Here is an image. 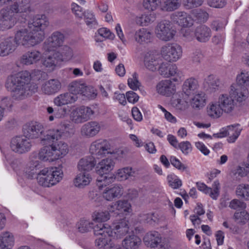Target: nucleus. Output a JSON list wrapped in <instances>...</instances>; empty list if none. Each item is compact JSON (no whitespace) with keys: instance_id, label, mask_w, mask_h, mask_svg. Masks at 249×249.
<instances>
[{"instance_id":"obj_1","label":"nucleus","mask_w":249,"mask_h":249,"mask_svg":"<svg viewBox=\"0 0 249 249\" xmlns=\"http://www.w3.org/2000/svg\"><path fill=\"white\" fill-rule=\"evenodd\" d=\"M60 129H50L46 131L42 138L44 143H51L41 148L38 153V159L44 162H52L64 158L69 152L67 143L63 141L55 142L62 138H68L74 134V130L69 123H61Z\"/></svg>"},{"instance_id":"obj_2","label":"nucleus","mask_w":249,"mask_h":249,"mask_svg":"<svg viewBox=\"0 0 249 249\" xmlns=\"http://www.w3.org/2000/svg\"><path fill=\"white\" fill-rule=\"evenodd\" d=\"M48 25V20L45 15L35 17L33 22L29 23L27 28L20 29L16 32L17 42L23 45L25 48L38 44L44 39V30Z\"/></svg>"},{"instance_id":"obj_3","label":"nucleus","mask_w":249,"mask_h":249,"mask_svg":"<svg viewBox=\"0 0 249 249\" xmlns=\"http://www.w3.org/2000/svg\"><path fill=\"white\" fill-rule=\"evenodd\" d=\"M31 80L30 73L22 71L9 76L5 86L14 99L22 100L37 91V85L31 83Z\"/></svg>"},{"instance_id":"obj_4","label":"nucleus","mask_w":249,"mask_h":249,"mask_svg":"<svg viewBox=\"0 0 249 249\" xmlns=\"http://www.w3.org/2000/svg\"><path fill=\"white\" fill-rule=\"evenodd\" d=\"M115 166L114 161L111 158H106L100 161L96 166V173L99 176L97 178V185L99 190L114 182V175L108 174Z\"/></svg>"},{"instance_id":"obj_5","label":"nucleus","mask_w":249,"mask_h":249,"mask_svg":"<svg viewBox=\"0 0 249 249\" xmlns=\"http://www.w3.org/2000/svg\"><path fill=\"white\" fill-rule=\"evenodd\" d=\"M75 57L73 49L65 45L47 55L44 59L43 65L47 68L53 70L60 63L69 62Z\"/></svg>"},{"instance_id":"obj_6","label":"nucleus","mask_w":249,"mask_h":249,"mask_svg":"<svg viewBox=\"0 0 249 249\" xmlns=\"http://www.w3.org/2000/svg\"><path fill=\"white\" fill-rule=\"evenodd\" d=\"M62 170L56 167L45 168L36 176L38 183L44 187H51L59 182L63 178Z\"/></svg>"},{"instance_id":"obj_7","label":"nucleus","mask_w":249,"mask_h":249,"mask_svg":"<svg viewBox=\"0 0 249 249\" xmlns=\"http://www.w3.org/2000/svg\"><path fill=\"white\" fill-rule=\"evenodd\" d=\"M129 231L128 222L125 219H122L118 222L113 229L107 224H100L96 229L97 235L107 233L112 236L114 239H119L124 236Z\"/></svg>"},{"instance_id":"obj_8","label":"nucleus","mask_w":249,"mask_h":249,"mask_svg":"<svg viewBox=\"0 0 249 249\" xmlns=\"http://www.w3.org/2000/svg\"><path fill=\"white\" fill-rule=\"evenodd\" d=\"M156 36L160 40L167 42L173 40L176 34L171 22L163 20L159 22L154 31Z\"/></svg>"},{"instance_id":"obj_9","label":"nucleus","mask_w":249,"mask_h":249,"mask_svg":"<svg viewBox=\"0 0 249 249\" xmlns=\"http://www.w3.org/2000/svg\"><path fill=\"white\" fill-rule=\"evenodd\" d=\"M183 50L182 47L176 43H169L163 46L160 50L161 57L169 62H175L181 59Z\"/></svg>"},{"instance_id":"obj_10","label":"nucleus","mask_w":249,"mask_h":249,"mask_svg":"<svg viewBox=\"0 0 249 249\" xmlns=\"http://www.w3.org/2000/svg\"><path fill=\"white\" fill-rule=\"evenodd\" d=\"M71 109L70 117L72 122L76 124L87 122L91 118L94 113V111L90 107L84 106H73Z\"/></svg>"},{"instance_id":"obj_11","label":"nucleus","mask_w":249,"mask_h":249,"mask_svg":"<svg viewBox=\"0 0 249 249\" xmlns=\"http://www.w3.org/2000/svg\"><path fill=\"white\" fill-rule=\"evenodd\" d=\"M159 73L165 78L173 77L172 80L178 84L184 79L183 72L179 70L175 64H169L161 62L158 67Z\"/></svg>"},{"instance_id":"obj_12","label":"nucleus","mask_w":249,"mask_h":249,"mask_svg":"<svg viewBox=\"0 0 249 249\" xmlns=\"http://www.w3.org/2000/svg\"><path fill=\"white\" fill-rule=\"evenodd\" d=\"M68 91L75 95L80 94L89 98H93L96 94L92 87L88 86L82 80H74L68 86Z\"/></svg>"},{"instance_id":"obj_13","label":"nucleus","mask_w":249,"mask_h":249,"mask_svg":"<svg viewBox=\"0 0 249 249\" xmlns=\"http://www.w3.org/2000/svg\"><path fill=\"white\" fill-rule=\"evenodd\" d=\"M242 130L240 124H235L222 128L218 133L213 134V137L222 138L229 136L227 141L229 143H232L236 142Z\"/></svg>"},{"instance_id":"obj_14","label":"nucleus","mask_w":249,"mask_h":249,"mask_svg":"<svg viewBox=\"0 0 249 249\" xmlns=\"http://www.w3.org/2000/svg\"><path fill=\"white\" fill-rule=\"evenodd\" d=\"M64 38V36L61 33L57 31L53 32L43 43V48L45 54H50L56 51V49L63 44Z\"/></svg>"},{"instance_id":"obj_15","label":"nucleus","mask_w":249,"mask_h":249,"mask_svg":"<svg viewBox=\"0 0 249 249\" xmlns=\"http://www.w3.org/2000/svg\"><path fill=\"white\" fill-rule=\"evenodd\" d=\"M89 153L97 158L102 157L107 154H114L110 148L109 143L105 140L98 139L93 142L89 147Z\"/></svg>"},{"instance_id":"obj_16","label":"nucleus","mask_w":249,"mask_h":249,"mask_svg":"<svg viewBox=\"0 0 249 249\" xmlns=\"http://www.w3.org/2000/svg\"><path fill=\"white\" fill-rule=\"evenodd\" d=\"M44 131L43 126L37 123L26 125L23 128L24 136L29 139L39 138L40 142L43 145H50L51 143H44L42 142V138L46 133Z\"/></svg>"},{"instance_id":"obj_17","label":"nucleus","mask_w":249,"mask_h":249,"mask_svg":"<svg viewBox=\"0 0 249 249\" xmlns=\"http://www.w3.org/2000/svg\"><path fill=\"white\" fill-rule=\"evenodd\" d=\"M17 23V18L8 7L0 10V31H5L12 29Z\"/></svg>"},{"instance_id":"obj_18","label":"nucleus","mask_w":249,"mask_h":249,"mask_svg":"<svg viewBox=\"0 0 249 249\" xmlns=\"http://www.w3.org/2000/svg\"><path fill=\"white\" fill-rule=\"evenodd\" d=\"M32 144L29 139L25 136L16 137L11 141L10 148L12 151L19 154L26 153L30 150Z\"/></svg>"},{"instance_id":"obj_19","label":"nucleus","mask_w":249,"mask_h":249,"mask_svg":"<svg viewBox=\"0 0 249 249\" xmlns=\"http://www.w3.org/2000/svg\"><path fill=\"white\" fill-rule=\"evenodd\" d=\"M160 53L155 51H150L145 53L143 56V63L145 67L148 70L155 71L162 62Z\"/></svg>"},{"instance_id":"obj_20","label":"nucleus","mask_w":249,"mask_h":249,"mask_svg":"<svg viewBox=\"0 0 249 249\" xmlns=\"http://www.w3.org/2000/svg\"><path fill=\"white\" fill-rule=\"evenodd\" d=\"M104 186L102 191V197L107 201L120 198L124 194V188L120 184H115L111 186Z\"/></svg>"},{"instance_id":"obj_21","label":"nucleus","mask_w":249,"mask_h":249,"mask_svg":"<svg viewBox=\"0 0 249 249\" xmlns=\"http://www.w3.org/2000/svg\"><path fill=\"white\" fill-rule=\"evenodd\" d=\"M0 5H9V9L14 13L26 12L30 8L29 0H0Z\"/></svg>"},{"instance_id":"obj_22","label":"nucleus","mask_w":249,"mask_h":249,"mask_svg":"<svg viewBox=\"0 0 249 249\" xmlns=\"http://www.w3.org/2000/svg\"><path fill=\"white\" fill-rule=\"evenodd\" d=\"M19 45H23L18 43L16 39V34L14 38L8 37L0 40V56H6L13 53Z\"/></svg>"},{"instance_id":"obj_23","label":"nucleus","mask_w":249,"mask_h":249,"mask_svg":"<svg viewBox=\"0 0 249 249\" xmlns=\"http://www.w3.org/2000/svg\"><path fill=\"white\" fill-rule=\"evenodd\" d=\"M217 101L224 113L231 114L236 108V103L233 98L227 93L220 94Z\"/></svg>"},{"instance_id":"obj_24","label":"nucleus","mask_w":249,"mask_h":249,"mask_svg":"<svg viewBox=\"0 0 249 249\" xmlns=\"http://www.w3.org/2000/svg\"><path fill=\"white\" fill-rule=\"evenodd\" d=\"M171 79H164L160 81L156 85L157 92L163 96L170 97L174 94L177 90L176 85Z\"/></svg>"},{"instance_id":"obj_25","label":"nucleus","mask_w":249,"mask_h":249,"mask_svg":"<svg viewBox=\"0 0 249 249\" xmlns=\"http://www.w3.org/2000/svg\"><path fill=\"white\" fill-rule=\"evenodd\" d=\"M229 93L235 102L239 104L245 102L249 95L248 90L245 87L235 84L231 85Z\"/></svg>"},{"instance_id":"obj_26","label":"nucleus","mask_w":249,"mask_h":249,"mask_svg":"<svg viewBox=\"0 0 249 249\" xmlns=\"http://www.w3.org/2000/svg\"><path fill=\"white\" fill-rule=\"evenodd\" d=\"M101 124L97 121H90L83 124L80 129L81 135L90 138L96 136L100 131Z\"/></svg>"},{"instance_id":"obj_27","label":"nucleus","mask_w":249,"mask_h":249,"mask_svg":"<svg viewBox=\"0 0 249 249\" xmlns=\"http://www.w3.org/2000/svg\"><path fill=\"white\" fill-rule=\"evenodd\" d=\"M171 18L179 26L190 27L193 25L194 19L192 16L184 11H178L172 14Z\"/></svg>"},{"instance_id":"obj_28","label":"nucleus","mask_w":249,"mask_h":249,"mask_svg":"<svg viewBox=\"0 0 249 249\" xmlns=\"http://www.w3.org/2000/svg\"><path fill=\"white\" fill-rule=\"evenodd\" d=\"M99 226L97 225L94 228V234L98 237L95 240V246L98 249H109L111 246L115 243L113 241V238L112 236H110L108 233H106L101 235H97L95 233L96 228Z\"/></svg>"},{"instance_id":"obj_29","label":"nucleus","mask_w":249,"mask_h":249,"mask_svg":"<svg viewBox=\"0 0 249 249\" xmlns=\"http://www.w3.org/2000/svg\"><path fill=\"white\" fill-rule=\"evenodd\" d=\"M78 99V97L70 91L62 93L53 99V104L57 107L74 104Z\"/></svg>"},{"instance_id":"obj_30","label":"nucleus","mask_w":249,"mask_h":249,"mask_svg":"<svg viewBox=\"0 0 249 249\" xmlns=\"http://www.w3.org/2000/svg\"><path fill=\"white\" fill-rule=\"evenodd\" d=\"M92 181V177L88 172L79 171L73 179V185L78 189H84L90 185Z\"/></svg>"},{"instance_id":"obj_31","label":"nucleus","mask_w":249,"mask_h":249,"mask_svg":"<svg viewBox=\"0 0 249 249\" xmlns=\"http://www.w3.org/2000/svg\"><path fill=\"white\" fill-rule=\"evenodd\" d=\"M42 58L41 53L36 50L27 52L20 57L19 62L23 65L29 66L39 62Z\"/></svg>"},{"instance_id":"obj_32","label":"nucleus","mask_w":249,"mask_h":249,"mask_svg":"<svg viewBox=\"0 0 249 249\" xmlns=\"http://www.w3.org/2000/svg\"><path fill=\"white\" fill-rule=\"evenodd\" d=\"M152 33L147 28H142L136 30L134 34V39L140 45L147 44L152 42Z\"/></svg>"},{"instance_id":"obj_33","label":"nucleus","mask_w":249,"mask_h":249,"mask_svg":"<svg viewBox=\"0 0 249 249\" xmlns=\"http://www.w3.org/2000/svg\"><path fill=\"white\" fill-rule=\"evenodd\" d=\"M96 164V161L93 156H87L79 160L77 164V169L78 171L90 173Z\"/></svg>"},{"instance_id":"obj_34","label":"nucleus","mask_w":249,"mask_h":249,"mask_svg":"<svg viewBox=\"0 0 249 249\" xmlns=\"http://www.w3.org/2000/svg\"><path fill=\"white\" fill-rule=\"evenodd\" d=\"M110 211L119 214H127L132 212L130 203L126 200H119L109 206Z\"/></svg>"},{"instance_id":"obj_35","label":"nucleus","mask_w":249,"mask_h":249,"mask_svg":"<svg viewBox=\"0 0 249 249\" xmlns=\"http://www.w3.org/2000/svg\"><path fill=\"white\" fill-rule=\"evenodd\" d=\"M207 99V95L204 92L198 91L194 94L190 99L191 106L195 109H201L206 105Z\"/></svg>"},{"instance_id":"obj_36","label":"nucleus","mask_w":249,"mask_h":249,"mask_svg":"<svg viewBox=\"0 0 249 249\" xmlns=\"http://www.w3.org/2000/svg\"><path fill=\"white\" fill-rule=\"evenodd\" d=\"M61 87V83L58 80L51 79L42 85L41 89L45 94L51 95L58 92Z\"/></svg>"},{"instance_id":"obj_37","label":"nucleus","mask_w":249,"mask_h":249,"mask_svg":"<svg viewBox=\"0 0 249 249\" xmlns=\"http://www.w3.org/2000/svg\"><path fill=\"white\" fill-rule=\"evenodd\" d=\"M15 244L14 235L5 231L0 234V248L1 249H12Z\"/></svg>"},{"instance_id":"obj_38","label":"nucleus","mask_w":249,"mask_h":249,"mask_svg":"<svg viewBox=\"0 0 249 249\" xmlns=\"http://www.w3.org/2000/svg\"><path fill=\"white\" fill-rule=\"evenodd\" d=\"M194 35L198 41L206 42L209 40L211 37V31L205 25H200L196 28Z\"/></svg>"},{"instance_id":"obj_39","label":"nucleus","mask_w":249,"mask_h":249,"mask_svg":"<svg viewBox=\"0 0 249 249\" xmlns=\"http://www.w3.org/2000/svg\"><path fill=\"white\" fill-rule=\"evenodd\" d=\"M141 243V239L133 233L127 235L122 241V245L125 249H137Z\"/></svg>"},{"instance_id":"obj_40","label":"nucleus","mask_w":249,"mask_h":249,"mask_svg":"<svg viewBox=\"0 0 249 249\" xmlns=\"http://www.w3.org/2000/svg\"><path fill=\"white\" fill-rule=\"evenodd\" d=\"M206 109L207 115L212 119L219 118L224 113L217 101L210 103Z\"/></svg>"},{"instance_id":"obj_41","label":"nucleus","mask_w":249,"mask_h":249,"mask_svg":"<svg viewBox=\"0 0 249 249\" xmlns=\"http://www.w3.org/2000/svg\"><path fill=\"white\" fill-rule=\"evenodd\" d=\"M136 175L137 172L135 169L132 167H125L117 170L114 177L119 181H125L130 177H135Z\"/></svg>"},{"instance_id":"obj_42","label":"nucleus","mask_w":249,"mask_h":249,"mask_svg":"<svg viewBox=\"0 0 249 249\" xmlns=\"http://www.w3.org/2000/svg\"><path fill=\"white\" fill-rule=\"evenodd\" d=\"M143 240L147 246L155 248L161 242V237L158 232L154 231L147 233Z\"/></svg>"},{"instance_id":"obj_43","label":"nucleus","mask_w":249,"mask_h":249,"mask_svg":"<svg viewBox=\"0 0 249 249\" xmlns=\"http://www.w3.org/2000/svg\"><path fill=\"white\" fill-rule=\"evenodd\" d=\"M47 112L48 114H53L50 115L49 117V120L50 121H53L55 119H63L68 115V110L66 107L58 108L57 109L54 110L53 107H47Z\"/></svg>"},{"instance_id":"obj_44","label":"nucleus","mask_w":249,"mask_h":249,"mask_svg":"<svg viewBox=\"0 0 249 249\" xmlns=\"http://www.w3.org/2000/svg\"><path fill=\"white\" fill-rule=\"evenodd\" d=\"M156 15L154 13H144L136 18L137 24L141 26H148L155 21Z\"/></svg>"},{"instance_id":"obj_45","label":"nucleus","mask_w":249,"mask_h":249,"mask_svg":"<svg viewBox=\"0 0 249 249\" xmlns=\"http://www.w3.org/2000/svg\"><path fill=\"white\" fill-rule=\"evenodd\" d=\"M109 212L106 210H98L93 212L91 215L92 220L96 223H102L107 221L110 218Z\"/></svg>"},{"instance_id":"obj_46","label":"nucleus","mask_w":249,"mask_h":249,"mask_svg":"<svg viewBox=\"0 0 249 249\" xmlns=\"http://www.w3.org/2000/svg\"><path fill=\"white\" fill-rule=\"evenodd\" d=\"M198 84L197 81L194 78L187 79L182 85V91L187 95L191 94L197 89Z\"/></svg>"},{"instance_id":"obj_47","label":"nucleus","mask_w":249,"mask_h":249,"mask_svg":"<svg viewBox=\"0 0 249 249\" xmlns=\"http://www.w3.org/2000/svg\"><path fill=\"white\" fill-rule=\"evenodd\" d=\"M38 165V161L31 160L24 168L23 176L28 179H32L35 175V168Z\"/></svg>"},{"instance_id":"obj_48","label":"nucleus","mask_w":249,"mask_h":249,"mask_svg":"<svg viewBox=\"0 0 249 249\" xmlns=\"http://www.w3.org/2000/svg\"><path fill=\"white\" fill-rule=\"evenodd\" d=\"M236 195L246 200H249V184L241 183L238 185L235 189Z\"/></svg>"},{"instance_id":"obj_49","label":"nucleus","mask_w":249,"mask_h":249,"mask_svg":"<svg viewBox=\"0 0 249 249\" xmlns=\"http://www.w3.org/2000/svg\"><path fill=\"white\" fill-rule=\"evenodd\" d=\"M236 83L240 86L244 87L249 84V71L242 70L236 76Z\"/></svg>"},{"instance_id":"obj_50","label":"nucleus","mask_w":249,"mask_h":249,"mask_svg":"<svg viewBox=\"0 0 249 249\" xmlns=\"http://www.w3.org/2000/svg\"><path fill=\"white\" fill-rule=\"evenodd\" d=\"M84 19L86 25L90 28H95L98 25L97 21L93 12L87 10L83 13Z\"/></svg>"},{"instance_id":"obj_51","label":"nucleus","mask_w":249,"mask_h":249,"mask_svg":"<svg viewBox=\"0 0 249 249\" xmlns=\"http://www.w3.org/2000/svg\"><path fill=\"white\" fill-rule=\"evenodd\" d=\"M233 219L238 223L245 224L249 220V213L246 209L236 211L233 215Z\"/></svg>"},{"instance_id":"obj_52","label":"nucleus","mask_w":249,"mask_h":249,"mask_svg":"<svg viewBox=\"0 0 249 249\" xmlns=\"http://www.w3.org/2000/svg\"><path fill=\"white\" fill-rule=\"evenodd\" d=\"M180 6L179 0H164L162 9L166 11L172 12L178 9Z\"/></svg>"},{"instance_id":"obj_53","label":"nucleus","mask_w":249,"mask_h":249,"mask_svg":"<svg viewBox=\"0 0 249 249\" xmlns=\"http://www.w3.org/2000/svg\"><path fill=\"white\" fill-rule=\"evenodd\" d=\"M93 224V223L89 220L82 219L77 223L76 227L79 232L86 233L92 230Z\"/></svg>"},{"instance_id":"obj_54","label":"nucleus","mask_w":249,"mask_h":249,"mask_svg":"<svg viewBox=\"0 0 249 249\" xmlns=\"http://www.w3.org/2000/svg\"><path fill=\"white\" fill-rule=\"evenodd\" d=\"M160 3V0H142V5L144 10L153 12L158 8Z\"/></svg>"},{"instance_id":"obj_55","label":"nucleus","mask_w":249,"mask_h":249,"mask_svg":"<svg viewBox=\"0 0 249 249\" xmlns=\"http://www.w3.org/2000/svg\"><path fill=\"white\" fill-rule=\"evenodd\" d=\"M127 83L129 88L134 90L140 88L141 83L138 80V75L136 72L133 73L132 76L128 79Z\"/></svg>"},{"instance_id":"obj_56","label":"nucleus","mask_w":249,"mask_h":249,"mask_svg":"<svg viewBox=\"0 0 249 249\" xmlns=\"http://www.w3.org/2000/svg\"><path fill=\"white\" fill-rule=\"evenodd\" d=\"M167 179L169 186L173 189H178L182 185L181 180L174 174L168 175Z\"/></svg>"},{"instance_id":"obj_57","label":"nucleus","mask_w":249,"mask_h":249,"mask_svg":"<svg viewBox=\"0 0 249 249\" xmlns=\"http://www.w3.org/2000/svg\"><path fill=\"white\" fill-rule=\"evenodd\" d=\"M229 207L231 209L237 211L242 209H246L247 204L238 199H233L230 202Z\"/></svg>"},{"instance_id":"obj_58","label":"nucleus","mask_w":249,"mask_h":249,"mask_svg":"<svg viewBox=\"0 0 249 249\" xmlns=\"http://www.w3.org/2000/svg\"><path fill=\"white\" fill-rule=\"evenodd\" d=\"M204 0H183V5L186 9H190L200 6Z\"/></svg>"},{"instance_id":"obj_59","label":"nucleus","mask_w":249,"mask_h":249,"mask_svg":"<svg viewBox=\"0 0 249 249\" xmlns=\"http://www.w3.org/2000/svg\"><path fill=\"white\" fill-rule=\"evenodd\" d=\"M169 160L171 164L178 170L183 172L187 169V167L182 163L176 157L173 156H171Z\"/></svg>"},{"instance_id":"obj_60","label":"nucleus","mask_w":249,"mask_h":249,"mask_svg":"<svg viewBox=\"0 0 249 249\" xmlns=\"http://www.w3.org/2000/svg\"><path fill=\"white\" fill-rule=\"evenodd\" d=\"M89 198L92 202L95 203L96 205L100 204L103 199L102 192L100 194L97 191L90 192L89 193Z\"/></svg>"},{"instance_id":"obj_61","label":"nucleus","mask_w":249,"mask_h":249,"mask_svg":"<svg viewBox=\"0 0 249 249\" xmlns=\"http://www.w3.org/2000/svg\"><path fill=\"white\" fill-rule=\"evenodd\" d=\"M97 33L100 36L105 39H113L115 37L114 34L107 28L98 29Z\"/></svg>"},{"instance_id":"obj_62","label":"nucleus","mask_w":249,"mask_h":249,"mask_svg":"<svg viewBox=\"0 0 249 249\" xmlns=\"http://www.w3.org/2000/svg\"><path fill=\"white\" fill-rule=\"evenodd\" d=\"M178 147L185 155H188L192 150V145L188 141L181 142L179 143Z\"/></svg>"},{"instance_id":"obj_63","label":"nucleus","mask_w":249,"mask_h":249,"mask_svg":"<svg viewBox=\"0 0 249 249\" xmlns=\"http://www.w3.org/2000/svg\"><path fill=\"white\" fill-rule=\"evenodd\" d=\"M158 107L160 109L164 114V118L168 122L175 124L177 122V119L170 112L167 111L162 106L159 105Z\"/></svg>"},{"instance_id":"obj_64","label":"nucleus","mask_w":249,"mask_h":249,"mask_svg":"<svg viewBox=\"0 0 249 249\" xmlns=\"http://www.w3.org/2000/svg\"><path fill=\"white\" fill-rule=\"evenodd\" d=\"M249 174V164L244 167L239 166L236 169L234 175L240 177H244Z\"/></svg>"}]
</instances>
